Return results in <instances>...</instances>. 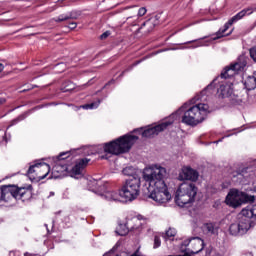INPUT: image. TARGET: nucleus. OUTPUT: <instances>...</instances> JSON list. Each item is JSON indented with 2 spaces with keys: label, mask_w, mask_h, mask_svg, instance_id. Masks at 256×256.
Wrapping results in <instances>:
<instances>
[{
  "label": "nucleus",
  "mask_w": 256,
  "mask_h": 256,
  "mask_svg": "<svg viewBox=\"0 0 256 256\" xmlns=\"http://www.w3.org/2000/svg\"><path fill=\"white\" fill-rule=\"evenodd\" d=\"M166 176L167 169L161 165L155 164L145 168L142 173V179L145 181L142 191L145 197L153 199L156 203L171 201V193H169L165 183Z\"/></svg>",
  "instance_id": "nucleus-1"
},
{
  "label": "nucleus",
  "mask_w": 256,
  "mask_h": 256,
  "mask_svg": "<svg viewBox=\"0 0 256 256\" xmlns=\"http://www.w3.org/2000/svg\"><path fill=\"white\" fill-rule=\"evenodd\" d=\"M138 140V136L126 134L116 140L105 143L103 149L106 154L100 156V159H109V155H123L124 153H129Z\"/></svg>",
  "instance_id": "nucleus-2"
},
{
  "label": "nucleus",
  "mask_w": 256,
  "mask_h": 256,
  "mask_svg": "<svg viewBox=\"0 0 256 256\" xmlns=\"http://www.w3.org/2000/svg\"><path fill=\"white\" fill-rule=\"evenodd\" d=\"M0 203H8L9 199L13 197L16 201H31L33 199V185L27 187H19L16 185H3L0 187Z\"/></svg>",
  "instance_id": "nucleus-3"
},
{
  "label": "nucleus",
  "mask_w": 256,
  "mask_h": 256,
  "mask_svg": "<svg viewBox=\"0 0 256 256\" xmlns=\"http://www.w3.org/2000/svg\"><path fill=\"white\" fill-rule=\"evenodd\" d=\"M256 221V205L242 209L238 221L232 223L229 227L230 235H245L251 227V223Z\"/></svg>",
  "instance_id": "nucleus-4"
},
{
  "label": "nucleus",
  "mask_w": 256,
  "mask_h": 256,
  "mask_svg": "<svg viewBox=\"0 0 256 256\" xmlns=\"http://www.w3.org/2000/svg\"><path fill=\"white\" fill-rule=\"evenodd\" d=\"M199 189L193 182L182 183L176 191L175 203L178 207H187L191 203H195Z\"/></svg>",
  "instance_id": "nucleus-5"
},
{
  "label": "nucleus",
  "mask_w": 256,
  "mask_h": 256,
  "mask_svg": "<svg viewBox=\"0 0 256 256\" xmlns=\"http://www.w3.org/2000/svg\"><path fill=\"white\" fill-rule=\"evenodd\" d=\"M141 193V177L135 175L125 180L120 188V195L125 201H135Z\"/></svg>",
  "instance_id": "nucleus-6"
},
{
  "label": "nucleus",
  "mask_w": 256,
  "mask_h": 256,
  "mask_svg": "<svg viewBox=\"0 0 256 256\" xmlns=\"http://www.w3.org/2000/svg\"><path fill=\"white\" fill-rule=\"evenodd\" d=\"M187 104H184L176 113H184L182 116V123L185 125H190V127H195L199 125V123H203L205 121V114H201L199 112V107L192 106L188 110Z\"/></svg>",
  "instance_id": "nucleus-7"
},
{
  "label": "nucleus",
  "mask_w": 256,
  "mask_h": 256,
  "mask_svg": "<svg viewBox=\"0 0 256 256\" xmlns=\"http://www.w3.org/2000/svg\"><path fill=\"white\" fill-rule=\"evenodd\" d=\"M255 201V196H251L245 192L239 191L237 189H231L225 199L226 205L237 209L241 207L244 203H253Z\"/></svg>",
  "instance_id": "nucleus-8"
},
{
  "label": "nucleus",
  "mask_w": 256,
  "mask_h": 256,
  "mask_svg": "<svg viewBox=\"0 0 256 256\" xmlns=\"http://www.w3.org/2000/svg\"><path fill=\"white\" fill-rule=\"evenodd\" d=\"M253 177H255V169L251 165L241 164L231 173L232 181L239 185H249Z\"/></svg>",
  "instance_id": "nucleus-9"
},
{
  "label": "nucleus",
  "mask_w": 256,
  "mask_h": 256,
  "mask_svg": "<svg viewBox=\"0 0 256 256\" xmlns=\"http://www.w3.org/2000/svg\"><path fill=\"white\" fill-rule=\"evenodd\" d=\"M252 13H253V8L251 7L244 8L242 11L238 12L231 19H229L228 22L224 24V28H220L216 32V37L211 38L210 40H207L206 43H211V41H217V39H221L223 37H229V35L233 33V30L227 33V31L229 30V26L233 25V23H237V21H241L243 17H246V15H251Z\"/></svg>",
  "instance_id": "nucleus-10"
},
{
  "label": "nucleus",
  "mask_w": 256,
  "mask_h": 256,
  "mask_svg": "<svg viewBox=\"0 0 256 256\" xmlns=\"http://www.w3.org/2000/svg\"><path fill=\"white\" fill-rule=\"evenodd\" d=\"M171 125H173V121H165L153 127L134 129L133 133H138L146 139H151L153 137H157V135L162 133V131H165V129Z\"/></svg>",
  "instance_id": "nucleus-11"
},
{
  "label": "nucleus",
  "mask_w": 256,
  "mask_h": 256,
  "mask_svg": "<svg viewBox=\"0 0 256 256\" xmlns=\"http://www.w3.org/2000/svg\"><path fill=\"white\" fill-rule=\"evenodd\" d=\"M247 67V57L240 56L234 64L226 66L220 74L221 79H231L239 71H243Z\"/></svg>",
  "instance_id": "nucleus-12"
},
{
  "label": "nucleus",
  "mask_w": 256,
  "mask_h": 256,
  "mask_svg": "<svg viewBox=\"0 0 256 256\" xmlns=\"http://www.w3.org/2000/svg\"><path fill=\"white\" fill-rule=\"evenodd\" d=\"M183 247H189L187 249L188 253L191 255H197V253H201L205 247V241L200 237H192L182 242Z\"/></svg>",
  "instance_id": "nucleus-13"
},
{
  "label": "nucleus",
  "mask_w": 256,
  "mask_h": 256,
  "mask_svg": "<svg viewBox=\"0 0 256 256\" xmlns=\"http://www.w3.org/2000/svg\"><path fill=\"white\" fill-rule=\"evenodd\" d=\"M87 187L89 191H92V193H96V195L100 196L107 191V183L97 179L88 180Z\"/></svg>",
  "instance_id": "nucleus-14"
},
{
  "label": "nucleus",
  "mask_w": 256,
  "mask_h": 256,
  "mask_svg": "<svg viewBox=\"0 0 256 256\" xmlns=\"http://www.w3.org/2000/svg\"><path fill=\"white\" fill-rule=\"evenodd\" d=\"M89 161H91V159H88V158L79 159L71 169L70 177H74V179H79V175H83V168L89 165Z\"/></svg>",
  "instance_id": "nucleus-15"
},
{
  "label": "nucleus",
  "mask_w": 256,
  "mask_h": 256,
  "mask_svg": "<svg viewBox=\"0 0 256 256\" xmlns=\"http://www.w3.org/2000/svg\"><path fill=\"white\" fill-rule=\"evenodd\" d=\"M35 169H41L42 171H46V173L42 176L38 177V181H43L49 175L51 172V166L45 162H39L35 163L34 165H31L27 171V175H33L35 173Z\"/></svg>",
  "instance_id": "nucleus-16"
},
{
  "label": "nucleus",
  "mask_w": 256,
  "mask_h": 256,
  "mask_svg": "<svg viewBox=\"0 0 256 256\" xmlns=\"http://www.w3.org/2000/svg\"><path fill=\"white\" fill-rule=\"evenodd\" d=\"M179 179L195 183V181L199 179V172L191 167H184L182 172L179 174Z\"/></svg>",
  "instance_id": "nucleus-17"
},
{
  "label": "nucleus",
  "mask_w": 256,
  "mask_h": 256,
  "mask_svg": "<svg viewBox=\"0 0 256 256\" xmlns=\"http://www.w3.org/2000/svg\"><path fill=\"white\" fill-rule=\"evenodd\" d=\"M135 229H139V226L135 227L132 225L131 221H128L125 224H119L116 233L117 235H120V237H125V235L131 232L137 234V230Z\"/></svg>",
  "instance_id": "nucleus-18"
},
{
  "label": "nucleus",
  "mask_w": 256,
  "mask_h": 256,
  "mask_svg": "<svg viewBox=\"0 0 256 256\" xmlns=\"http://www.w3.org/2000/svg\"><path fill=\"white\" fill-rule=\"evenodd\" d=\"M101 197H104L106 201H121V198L123 196L121 195V188L119 189V192L117 191H108L107 190V185H106V190L101 194Z\"/></svg>",
  "instance_id": "nucleus-19"
},
{
  "label": "nucleus",
  "mask_w": 256,
  "mask_h": 256,
  "mask_svg": "<svg viewBox=\"0 0 256 256\" xmlns=\"http://www.w3.org/2000/svg\"><path fill=\"white\" fill-rule=\"evenodd\" d=\"M80 16L81 12L73 10L67 14L59 15L57 18H55V22L62 23V21H69L70 19H79Z\"/></svg>",
  "instance_id": "nucleus-20"
},
{
  "label": "nucleus",
  "mask_w": 256,
  "mask_h": 256,
  "mask_svg": "<svg viewBox=\"0 0 256 256\" xmlns=\"http://www.w3.org/2000/svg\"><path fill=\"white\" fill-rule=\"evenodd\" d=\"M219 99H227L233 95V88H231V85H220V87L217 90Z\"/></svg>",
  "instance_id": "nucleus-21"
},
{
  "label": "nucleus",
  "mask_w": 256,
  "mask_h": 256,
  "mask_svg": "<svg viewBox=\"0 0 256 256\" xmlns=\"http://www.w3.org/2000/svg\"><path fill=\"white\" fill-rule=\"evenodd\" d=\"M35 109L32 110H28L22 114H20L18 117H16L15 119H13L12 121H10V125L7 127V129L17 125V123H21V121H25L26 117H29L30 113H33Z\"/></svg>",
  "instance_id": "nucleus-22"
},
{
  "label": "nucleus",
  "mask_w": 256,
  "mask_h": 256,
  "mask_svg": "<svg viewBox=\"0 0 256 256\" xmlns=\"http://www.w3.org/2000/svg\"><path fill=\"white\" fill-rule=\"evenodd\" d=\"M159 25V18L157 16L152 17L148 20H146L140 27V29H143V27H149L148 31H152V29L156 26Z\"/></svg>",
  "instance_id": "nucleus-23"
},
{
  "label": "nucleus",
  "mask_w": 256,
  "mask_h": 256,
  "mask_svg": "<svg viewBox=\"0 0 256 256\" xmlns=\"http://www.w3.org/2000/svg\"><path fill=\"white\" fill-rule=\"evenodd\" d=\"M204 231L206 233H210V235H215L217 233L219 227L217 226V223L215 222H207L203 225Z\"/></svg>",
  "instance_id": "nucleus-24"
},
{
  "label": "nucleus",
  "mask_w": 256,
  "mask_h": 256,
  "mask_svg": "<svg viewBox=\"0 0 256 256\" xmlns=\"http://www.w3.org/2000/svg\"><path fill=\"white\" fill-rule=\"evenodd\" d=\"M244 87L247 91H253L256 88V78L255 75L248 76L244 81Z\"/></svg>",
  "instance_id": "nucleus-25"
},
{
  "label": "nucleus",
  "mask_w": 256,
  "mask_h": 256,
  "mask_svg": "<svg viewBox=\"0 0 256 256\" xmlns=\"http://www.w3.org/2000/svg\"><path fill=\"white\" fill-rule=\"evenodd\" d=\"M74 90H75V84H73V82L71 81H65L64 83H62L60 88V91H62V93H69Z\"/></svg>",
  "instance_id": "nucleus-26"
},
{
  "label": "nucleus",
  "mask_w": 256,
  "mask_h": 256,
  "mask_svg": "<svg viewBox=\"0 0 256 256\" xmlns=\"http://www.w3.org/2000/svg\"><path fill=\"white\" fill-rule=\"evenodd\" d=\"M141 219H143L142 215H138L135 218H132L130 220V222L132 223L133 227H138V229L136 230V235H138V233H141Z\"/></svg>",
  "instance_id": "nucleus-27"
},
{
  "label": "nucleus",
  "mask_w": 256,
  "mask_h": 256,
  "mask_svg": "<svg viewBox=\"0 0 256 256\" xmlns=\"http://www.w3.org/2000/svg\"><path fill=\"white\" fill-rule=\"evenodd\" d=\"M193 107H198L199 113H200V115H204V119H205V117H207V113H209V105L198 104V105H194Z\"/></svg>",
  "instance_id": "nucleus-28"
},
{
  "label": "nucleus",
  "mask_w": 256,
  "mask_h": 256,
  "mask_svg": "<svg viewBox=\"0 0 256 256\" xmlns=\"http://www.w3.org/2000/svg\"><path fill=\"white\" fill-rule=\"evenodd\" d=\"M99 105H101V100L100 99H98L95 102H91L90 104L82 105V109H97V107H99Z\"/></svg>",
  "instance_id": "nucleus-29"
},
{
  "label": "nucleus",
  "mask_w": 256,
  "mask_h": 256,
  "mask_svg": "<svg viewBox=\"0 0 256 256\" xmlns=\"http://www.w3.org/2000/svg\"><path fill=\"white\" fill-rule=\"evenodd\" d=\"M123 175H126L128 177H133V174L135 173V169L133 166H128L122 170Z\"/></svg>",
  "instance_id": "nucleus-30"
},
{
  "label": "nucleus",
  "mask_w": 256,
  "mask_h": 256,
  "mask_svg": "<svg viewBox=\"0 0 256 256\" xmlns=\"http://www.w3.org/2000/svg\"><path fill=\"white\" fill-rule=\"evenodd\" d=\"M161 247V238L159 236H154L153 249H159Z\"/></svg>",
  "instance_id": "nucleus-31"
},
{
  "label": "nucleus",
  "mask_w": 256,
  "mask_h": 256,
  "mask_svg": "<svg viewBox=\"0 0 256 256\" xmlns=\"http://www.w3.org/2000/svg\"><path fill=\"white\" fill-rule=\"evenodd\" d=\"M68 155V156H66ZM58 161H65V159H69V152H62L57 156Z\"/></svg>",
  "instance_id": "nucleus-32"
},
{
  "label": "nucleus",
  "mask_w": 256,
  "mask_h": 256,
  "mask_svg": "<svg viewBox=\"0 0 256 256\" xmlns=\"http://www.w3.org/2000/svg\"><path fill=\"white\" fill-rule=\"evenodd\" d=\"M177 235V230L175 229H169L166 231V237L170 238V237H175Z\"/></svg>",
  "instance_id": "nucleus-33"
},
{
  "label": "nucleus",
  "mask_w": 256,
  "mask_h": 256,
  "mask_svg": "<svg viewBox=\"0 0 256 256\" xmlns=\"http://www.w3.org/2000/svg\"><path fill=\"white\" fill-rule=\"evenodd\" d=\"M146 13H147V8L141 7V8L138 10V17H143Z\"/></svg>",
  "instance_id": "nucleus-34"
},
{
  "label": "nucleus",
  "mask_w": 256,
  "mask_h": 256,
  "mask_svg": "<svg viewBox=\"0 0 256 256\" xmlns=\"http://www.w3.org/2000/svg\"><path fill=\"white\" fill-rule=\"evenodd\" d=\"M109 35H111V32L110 31H106V32H104V33H102L100 35V39L101 40H105V39H107V37H109Z\"/></svg>",
  "instance_id": "nucleus-35"
},
{
  "label": "nucleus",
  "mask_w": 256,
  "mask_h": 256,
  "mask_svg": "<svg viewBox=\"0 0 256 256\" xmlns=\"http://www.w3.org/2000/svg\"><path fill=\"white\" fill-rule=\"evenodd\" d=\"M109 85H115V79H111L110 81H108L102 89H107Z\"/></svg>",
  "instance_id": "nucleus-36"
},
{
  "label": "nucleus",
  "mask_w": 256,
  "mask_h": 256,
  "mask_svg": "<svg viewBox=\"0 0 256 256\" xmlns=\"http://www.w3.org/2000/svg\"><path fill=\"white\" fill-rule=\"evenodd\" d=\"M68 27L69 29H77V22H70Z\"/></svg>",
  "instance_id": "nucleus-37"
},
{
  "label": "nucleus",
  "mask_w": 256,
  "mask_h": 256,
  "mask_svg": "<svg viewBox=\"0 0 256 256\" xmlns=\"http://www.w3.org/2000/svg\"><path fill=\"white\" fill-rule=\"evenodd\" d=\"M217 81V79H214L205 89H213L215 86V82Z\"/></svg>",
  "instance_id": "nucleus-38"
},
{
  "label": "nucleus",
  "mask_w": 256,
  "mask_h": 256,
  "mask_svg": "<svg viewBox=\"0 0 256 256\" xmlns=\"http://www.w3.org/2000/svg\"><path fill=\"white\" fill-rule=\"evenodd\" d=\"M203 45H205V44L203 43V38H201L197 44V47H203Z\"/></svg>",
  "instance_id": "nucleus-39"
},
{
  "label": "nucleus",
  "mask_w": 256,
  "mask_h": 256,
  "mask_svg": "<svg viewBox=\"0 0 256 256\" xmlns=\"http://www.w3.org/2000/svg\"><path fill=\"white\" fill-rule=\"evenodd\" d=\"M143 60H137L133 63L132 67H137V65H139V63H142Z\"/></svg>",
  "instance_id": "nucleus-40"
},
{
  "label": "nucleus",
  "mask_w": 256,
  "mask_h": 256,
  "mask_svg": "<svg viewBox=\"0 0 256 256\" xmlns=\"http://www.w3.org/2000/svg\"><path fill=\"white\" fill-rule=\"evenodd\" d=\"M3 69H5V65H3V63H0V73H3Z\"/></svg>",
  "instance_id": "nucleus-41"
},
{
  "label": "nucleus",
  "mask_w": 256,
  "mask_h": 256,
  "mask_svg": "<svg viewBox=\"0 0 256 256\" xmlns=\"http://www.w3.org/2000/svg\"><path fill=\"white\" fill-rule=\"evenodd\" d=\"M27 91H31V86L26 88V89H24V90H22L21 93H27Z\"/></svg>",
  "instance_id": "nucleus-42"
},
{
  "label": "nucleus",
  "mask_w": 256,
  "mask_h": 256,
  "mask_svg": "<svg viewBox=\"0 0 256 256\" xmlns=\"http://www.w3.org/2000/svg\"><path fill=\"white\" fill-rule=\"evenodd\" d=\"M6 99L5 98H0V105H3L4 103H6Z\"/></svg>",
  "instance_id": "nucleus-43"
},
{
  "label": "nucleus",
  "mask_w": 256,
  "mask_h": 256,
  "mask_svg": "<svg viewBox=\"0 0 256 256\" xmlns=\"http://www.w3.org/2000/svg\"><path fill=\"white\" fill-rule=\"evenodd\" d=\"M125 73H127V70H124L123 72H121V74L119 75V77H123V75H125Z\"/></svg>",
  "instance_id": "nucleus-44"
},
{
  "label": "nucleus",
  "mask_w": 256,
  "mask_h": 256,
  "mask_svg": "<svg viewBox=\"0 0 256 256\" xmlns=\"http://www.w3.org/2000/svg\"><path fill=\"white\" fill-rule=\"evenodd\" d=\"M92 81H93V80L88 81L87 84H85V85H87V86L92 85V84H93Z\"/></svg>",
  "instance_id": "nucleus-45"
},
{
  "label": "nucleus",
  "mask_w": 256,
  "mask_h": 256,
  "mask_svg": "<svg viewBox=\"0 0 256 256\" xmlns=\"http://www.w3.org/2000/svg\"><path fill=\"white\" fill-rule=\"evenodd\" d=\"M37 88V85H30V89H35Z\"/></svg>",
  "instance_id": "nucleus-46"
},
{
  "label": "nucleus",
  "mask_w": 256,
  "mask_h": 256,
  "mask_svg": "<svg viewBox=\"0 0 256 256\" xmlns=\"http://www.w3.org/2000/svg\"><path fill=\"white\" fill-rule=\"evenodd\" d=\"M119 245H121V244L119 242H117L114 247H119Z\"/></svg>",
  "instance_id": "nucleus-47"
},
{
  "label": "nucleus",
  "mask_w": 256,
  "mask_h": 256,
  "mask_svg": "<svg viewBox=\"0 0 256 256\" xmlns=\"http://www.w3.org/2000/svg\"><path fill=\"white\" fill-rule=\"evenodd\" d=\"M47 233H48V235H51L49 228H47Z\"/></svg>",
  "instance_id": "nucleus-48"
},
{
  "label": "nucleus",
  "mask_w": 256,
  "mask_h": 256,
  "mask_svg": "<svg viewBox=\"0 0 256 256\" xmlns=\"http://www.w3.org/2000/svg\"><path fill=\"white\" fill-rule=\"evenodd\" d=\"M9 255L10 256L15 255V252L11 251Z\"/></svg>",
  "instance_id": "nucleus-49"
},
{
  "label": "nucleus",
  "mask_w": 256,
  "mask_h": 256,
  "mask_svg": "<svg viewBox=\"0 0 256 256\" xmlns=\"http://www.w3.org/2000/svg\"><path fill=\"white\" fill-rule=\"evenodd\" d=\"M195 41H196V40H192V41H190V42H188V43H195Z\"/></svg>",
  "instance_id": "nucleus-50"
},
{
  "label": "nucleus",
  "mask_w": 256,
  "mask_h": 256,
  "mask_svg": "<svg viewBox=\"0 0 256 256\" xmlns=\"http://www.w3.org/2000/svg\"><path fill=\"white\" fill-rule=\"evenodd\" d=\"M107 255H109V252H106L103 256H107Z\"/></svg>",
  "instance_id": "nucleus-51"
},
{
  "label": "nucleus",
  "mask_w": 256,
  "mask_h": 256,
  "mask_svg": "<svg viewBox=\"0 0 256 256\" xmlns=\"http://www.w3.org/2000/svg\"><path fill=\"white\" fill-rule=\"evenodd\" d=\"M51 195H55V193L51 192Z\"/></svg>",
  "instance_id": "nucleus-52"
},
{
  "label": "nucleus",
  "mask_w": 256,
  "mask_h": 256,
  "mask_svg": "<svg viewBox=\"0 0 256 256\" xmlns=\"http://www.w3.org/2000/svg\"><path fill=\"white\" fill-rule=\"evenodd\" d=\"M184 256H189V255H187V254H184Z\"/></svg>",
  "instance_id": "nucleus-53"
}]
</instances>
